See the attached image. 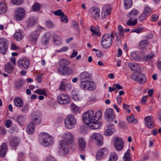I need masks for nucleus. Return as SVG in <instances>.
Returning <instances> with one entry per match:
<instances>
[{
	"mask_svg": "<svg viewBox=\"0 0 161 161\" xmlns=\"http://www.w3.org/2000/svg\"><path fill=\"white\" fill-rule=\"evenodd\" d=\"M102 116V113L98 111L95 114L93 110H90L85 112L82 115V119L85 123L87 124L89 123L97 122Z\"/></svg>",
	"mask_w": 161,
	"mask_h": 161,
	"instance_id": "1",
	"label": "nucleus"
},
{
	"mask_svg": "<svg viewBox=\"0 0 161 161\" xmlns=\"http://www.w3.org/2000/svg\"><path fill=\"white\" fill-rule=\"evenodd\" d=\"M63 138L64 140L60 142L61 147L66 153H68L69 151V149L67 147L73 143L74 140V137L71 133L67 132L64 134Z\"/></svg>",
	"mask_w": 161,
	"mask_h": 161,
	"instance_id": "2",
	"label": "nucleus"
},
{
	"mask_svg": "<svg viewBox=\"0 0 161 161\" xmlns=\"http://www.w3.org/2000/svg\"><path fill=\"white\" fill-rule=\"evenodd\" d=\"M114 32H112L110 34L107 33L104 34L101 41L102 47L105 49H108L112 45L113 40L114 39Z\"/></svg>",
	"mask_w": 161,
	"mask_h": 161,
	"instance_id": "3",
	"label": "nucleus"
},
{
	"mask_svg": "<svg viewBox=\"0 0 161 161\" xmlns=\"http://www.w3.org/2000/svg\"><path fill=\"white\" fill-rule=\"evenodd\" d=\"M76 123L75 116L72 114L67 115L64 119V124L66 128L71 129L74 128Z\"/></svg>",
	"mask_w": 161,
	"mask_h": 161,
	"instance_id": "4",
	"label": "nucleus"
},
{
	"mask_svg": "<svg viewBox=\"0 0 161 161\" xmlns=\"http://www.w3.org/2000/svg\"><path fill=\"white\" fill-rule=\"evenodd\" d=\"M137 73V75L133 73L131 76V79L141 84H143L145 83L147 78L145 74L140 72Z\"/></svg>",
	"mask_w": 161,
	"mask_h": 161,
	"instance_id": "5",
	"label": "nucleus"
},
{
	"mask_svg": "<svg viewBox=\"0 0 161 161\" xmlns=\"http://www.w3.org/2000/svg\"><path fill=\"white\" fill-rule=\"evenodd\" d=\"M42 137L43 138L42 144L45 147H47L51 145L53 141V137L49 134L45 132L41 133Z\"/></svg>",
	"mask_w": 161,
	"mask_h": 161,
	"instance_id": "6",
	"label": "nucleus"
},
{
	"mask_svg": "<svg viewBox=\"0 0 161 161\" xmlns=\"http://www.w3.org/2000/svg\"><path fill=\"white\" fill-rule=\"evenodd\" d=\"M113 142L114 146L117 151H120L123 149L124 146V143L121 138L115 137Z\"/></svg>",
	"mask_w": 161,
	"mask_h": 161,
	"instance_id": "7",
	"label": "nucleus"
},
{
	"mask_svg": "<svg viewBox=\"0 0 161 161\" xmlns=\"http://www.w3.org/2000/svg\"><path fill=\"white\" fill-rule=\"evenodd\" d=\"M17 64L19 68L27 69L29 67L30 61L28 59L23 58L19 60L17 62Z\"/></svg>",
	"mask_w": 161,
	"mask_h": 161,
	"instance_id": "8",
	"label": "nucleus"
},
{
	"mask_svg": "<svg viewBox=\"0 0 161 161\" xmlns=\"http://www.w3.org/2000/svg\"><path fill=\"white\" fill-rule=\"evenodd\" d=\"M57 71L60 74L65 75H69L74 72V71L71 68L61 66L58 69Z\"/></svg>",
	"mask_w": 161,
	"mask_h": 161,
	"instance_id": "9",
	"label": "nucleus"
},
{
	"mask_svg": "<svg viewBox=\"0 0 161 161\" xmlns=\"http://www.w3.org/2000/svg\"><path fill=\"white\" fill-rule=\"evenodd\" d=\"M57 101L59 103L62 105H66L70 103L69 97L64 94L59 95L58 97Z\"/></svg>",
	"mask_w": 161,
	"mask_h": 161,
	"instance_id": "10",
	"label": "nucleus"
},
{
	"mask_svg": "<svg viewBox=\"0 0 161 161\" xmlns=\"http://www.w3.org/2000/svg\"><path fill=\"white\" fill-rule=\"evenodd\" d=\"M25 10L20 7L18 8L15 11L14 14L15 19L18 21H20L24 18L25 15Z\"/></svg>",
	"mask_w": 161,
	"mask_h": 161,
	"instance_id": "11",
	"label": "nucleus"
},
{
	"mask_svg": "<svg viewBox=\"0 0 161 161\" xmlns=\"http://www.w3.org/2000/svg\"><path fill=\"white\" fill-rule=\"evenodd\" d=\"M8 41L5 38H0V53L4 54L8 48Z\"/></svg>",
	"mask_w": 161,
	"mask_h": 161,
	"instance_id": "12",
	"label": "nucleus"
},
{
	"mask_svg": "<svg viewBox=\"0 0 161 161\" xmlns=\"http://www.w3.org/2000/svg\"><path fill=\"white\" fill-rule=\"evenodd\" d=\"M104 116L109 121H113L115 119L114 112L113 109L108 108L106 109L104 113Z\"/></svg>",
	"mask_w": 161,
	"mask_h": 161,
	"instance_id": "13",
	"label": "nucleus"
},
{
	"mask_svg": "<svg viewBox=\"0 0 161 161\" xmlns=\"http://www.w3.org/2000/svg\"><path fill=\"white\" fill-rule=\"evenodd\" d=\"M89 12L92 18L97 19L99 17L100 10L99 8L92 7L89 10Z\"/></svg>",
	"mask_w": 161,
	"mask_h": 161,
	"instance_id": "14",
	"label": "nucleus"
},
{
	"mask_svg": "<svg viewBox=\"0 0 161 161\" xmlns=\"http://www.w3.org/2000/svg\"><path fill=\"white\" fill-rule=\"evenodd\" d=\"M92 138L96 141V143L97 145L100 146L103 144V138L100 134L94 133L92 136Z\"/></svg>",
	"mask_w": 161,
	"mask_h": 161,
	"instance_id": "15",
	"label": "nucleus"
},
{
	"mask_svg": "<svg viewBox=\"0 0 161 161\" xmlns=\"http://www.w3.org/2000/svg\"><path fill=\"white\" fill-rule=\"evenodd\" d=\"M145 124L146 126L150 129H153L154 126L153 121V117L152 116H147L145 118Z\"/></svg>",
	"mask_w": 161,
	"mask_h": 161,
	"instance_id": "16",
	"label": "nucleus"
},
{
	"mask_svg": "<svg viewBox=\"0 0 161 161\" xmlns=\"http://www.w3.org/2000/svg\"><path fill=\"white\" fill-rule=\"evenodd\" d=\"M39 35L40 34L36 30L32 32L29 36L30 41L33 44H36Z\"/></svg>",
	"mask_w": 161,
	"mask_h": 161,
	"instance_id": "17",
	"label": "nucleus"
},
{
	"mask_svg": "<svg viewBox=\"0 0 161 161\" xmlns=\"http://www.w3.org/2000/svg\"><path fill=\"white\" fill-rule=\"evenodd\" d=\"M108 150L105 148H102L97 152L96 158L97 160H99L103 158L104 156L106 155L108 153Z\"/></svg>",
	"mask_w": 161,
	"mask_h": 161,
	"instance_id": "18",
	"label": "nucleus"
},
{
	"mask_svg": "<svg viewBox=\"0 0 161 161\" xmlns=\"http://www.w3.org/2000/svg\"><path fill=\"white\" fill-rule=\"evenodd\" d=\"M128 66L132 71L138 73L141 70L140 66L136 63H130L129 64Z\"/></svg>",
	"mask_w": 161,
	"mask_h": 161,
	"instance_id": "19",
	"label": "nucleus"
},
{
	"mask_svg": "<svg viewBox=\"0 0 161 161\" xmlns=\"http://www.w3.org/2000/svg\"><path fill=\"white\" fill-rule=\"evenodd\" d=\"M34 130L35 126L33 123L31 122L29 123L26 127V130L27 133L30 135H32L33 133Z\"/></svg>",
	"mask_w": 161,
	"mask_h": 161,
	"instance_id": "20",
	"label": "nucleus"
},
{
	"mask_svg": "<svg viewBox=\"0 0 161 161\" xmlns=\"http://www.w3.org/2000/svg\"><path fill=\"white\" fill-rule=\"evenodd\" d=\"M110 12L111 8L108 5H106L103 8L102 14L103 16V15L104 17H106L107 16L109 15Z\"/></svg>",
	"mask_w": 161,
	"mask_h": 161,
	"instance_id": "21",
	"label": "nucleus"
},
{
	"mask_svg": "<svg viewBox=\"0 0 161 161\" xmlns=\"http://www.w3.org/2000/svg\"><path fill=\"white\" fill-rule=\"evenodd\" d=\"M87 124L88 125L89 127L93 129H97L102 125V123L101 122H93V123H89Z\"/></svg>",
	"mask_w": 161,
	"mask_h": 161,
	"instance_id": "22",
	"label": "nucleus"
},
{
	"mask_svg": "<svg viewBox=\"0 0 161 161\" xmlns=\"http://www.w3.org/2000/svg\"><path fill=\"white\" fill-rule=\"evenodd\" d=\"M53 43L56 46H59L62 44L61 37L56 35H54L53 37Z\"/></svg>",
	"mask_w": 161,
	"mask_h": 161,
	"instance_id": "23",
	"label": "nucleus"
},
{
	"mask_svg": "<svg viewBox=\"0 0 161 161\" xmlns=\"http://www.w3.org/2000/svg\"><path fill=\"white\" fill-rule=\"evenodd\" d=\"M137 14V10L135 9H133L129 13L128 16L130 19H137L136 17Z\"/></svg>",
	"mask_w": 161,
	"mask_h": 161,
	"instance_id": "24",
	"label": "nucleus"
},
{
	"mask_svg": "<svg viewBox=\"0 0 161 161\" xmlns=\"http://www.w3.org/2000/svg\"><path fill=\"white\" fill-rule=\"evenodd\" d=\"M14 104L15 106L18 107H21L23 105V103L22 100L19 97H16L14 99Z\"/></svg>",
	"mask_w": 161,
	"mask_h": 161,
	"instance_id": "25",
	"label": "nucleus"
},
{
	"mask_svg": "<svg viewBox=\"0 0 161 161\" xmlns=\"http://www.w3.org/2000/svg\"><path fill=\"white\" fill-rule=\"evenodd\" d=\"M89 83V81L86 80L81 81L80 84V87L82 89L88 90Z\"/></svg>",
	"mask_w": 161,
	"mask_h": 161,
	"instance_id": "26",
	"label": "nucleus"
},
{
	"mask_svg": "<svg viewBox=\"0 0 161 161\" xmlns=\"http://www.w3.org/2000/svg\"><path fill=\"white\" fill-rule=\"evenodd\" d=\"M37 21V19L33 17L29 18L27 21V26L28 27L33 26L36 23Z\"/></svg>",
	"mask_w": 161,
	"mask_h": 161,
	"instance_id": "27",
	"label": "nucleus"
},
{
	"mask_svg": "<svg viewBox=\"0 0 161 161\" xmlns=\"http://www.w3.org/2000/svg\"><path fill=\"white\" fill-rule=\"evenodd\" d=\"M89 78V74L86 72H83L81 73L80 75V79L81 81H85V80L88 79Z\"/></svg>",
	"mask_w": 161,
	"mask_h": 161,
	"instance_id": "28",
	"label": "nucleus"
},
{
	"mask_svg": "<svg viewBox=\"0 0 161 161\" xmlns=\"http://www.w3.org/2000/svg\"><path fill=\"white\" fill-rule=\"evenodd\" d=\"M79 144L80 150H83L86 147V144L85 141L82 137L79 139Z\"/></svg>",
	"mask_w": 161,
	"mask_h": 161,
	"instance_id": "29",
	"label": "nucleus"
},
{
	"mask_svg": "<svg viewBox=\"0 0 161 161\" xmlns=\"http://www.w3.org/2000/svg\"><path fill=\"white\" fill-rule=\"evenodd\" d=\"M14 67L10 63H8L5 65V71L8 73H10L13 71Z\"/></svg>",
	"mask_w": 161,
	"mask_h": 161,
	"instance_id": "30",
	"label": "nucleus"
},
{
	"mask_svg": "<svg viewBox=\"0 0 161 161\" xmlns=\"http://www.w3.org/2000/svg\"><path fill=\"white\" fill-rule=\"evenodd\" d=\"M50 37L51 36L49 33H46L44 36L43 40L42 41V44L45 45H47L49 44Z\"/></svg>",
	"mask_w": 161,
	"mask_h": 161,
	"instance_id": "31",
	"label": "nucleus"
},
{
	"mask_svg": "<svg viewBox=\"0 0 161 161\" xmlns=\"http://www.w3.org/2000/svg\"><path fill=\"white\" fill-rule=\"evenodd\" d=\"M19 144V141L17 137L11 138L10 140V145L12 147H15Z\"/></svg>",
	"mask_w": 161,
	"mask_h": 161,
	"instance_id": "32",
	"label": "nucleus"
},
{
	"mask_svg": "<svg viewBox=\"0 0 161 161\" xmlns=\"http://www.w3.org/2000/svg\"><path fill=\"white\" fill-rule=\"evenodd\" d=\"M58 63L61 66L68 67L67 66L69 64L70 62L67 59H62L59 60Z\"/></svg>",
	"mask_w": 161,
	"mask_h": 161,
	"instance_id": "33",
	"label": "nucleus"
},
{
	"mask_svg": "<svg viewBox=\"0 0 161 161\" xmlns=\"http://www.w3.org/2000/svg\"><path fill=\"white\" fill-rule=\"evenodd\" d=\"M118 159V156L114 152H111L109 155L108 161H116Z\"/></svg>",
	"mask_w": 161,
	"mask_h": 161,
	"instance_id": "34",
	"label": "nucleus"
},
{
	"mask_svg": "<svg viewBox=\"0 0 161 161\" xmlns=\"http://www.w3.org/2000/svg\"><path fill=\"white\" fill-rule=\"evenodd\" d=\"M25 83L24 80H19L16 81L15 83V86L17 89H19Z\"/></svg>",
	"mask_w": 161,
	"mask_h": 161,
	"instance_id": "35",
	"label": "nucleus"
},
{
	"mask_svg": "<svg viewBox=\"0 0 161 161\" xmlns=\"http://www.w3.org/2000/svg\"><path fill=\"white\" fill-rule=\"evenodd\" d=\"M7 11V8L6 4L3 2L0 3V14H4Z\"/></svg>",
	"mask_w": 161,
	"mask_h": 161,
	"instance_id": "36",
	"label": "nucleus"
},
{
	"mask_svg": "<svg viewBox=\"0 0 161 161\" xmlns=\"http://www.w3.org/2000/svg\"><path fill=\"white\" fill-rule=\"evenodd\" d=\"M149 43V42L147 40H142L139 43V47L141 49H144Z\"/></svg>",
	"mask_w": 161,
	"mask_h": 161,
	"instance_id": "37",
	"label": "nucleus"
},
{
	"mask_svg": "<svg viewBox=\"0 0 161 161\" xmlns=\"http://www.w3.org/2000/svg\"><path fill=\"white\" fill-rule=\"evenodd\" d=\"M25 120V117L22 115H19L17 116L16 120L19 124H21Z\"/></svg>",
	"mask_w": 161,
	"mask_h": 161,
	"instance_id": "38",
	"label": "nucleus"
},
{
	"mask_svg": "<svg viewBox=\"0 0 161 161\" xmlns=\"http://www.w3.org/2000/svg\"><path fill=\"white\" fill-rule=\"evenodd\" d=\"M23 37V35L19 31L16 32L14 35V39L17 41H20Z\"/></svg>",
	"mask_w": 161,
	"mask_h": 161,
	"instance_id": "39",
	"label": "nucleus"
},
{
	"mask_svg": "<svg viewBox=\"0 0 161 161\" xmlns=\"http://www.w3.org/2000/svg\"><path fill=\"white\" fill-rule=\"evenodd\" d=\"M124 1L125 9H127L131 7L132 4V0H124Z\"/></svg>",
	"mask_w": 161,
	"mask_h": 161,
	"instance_id": "40",
	"label": "nucleus"
},
{
	"mask_svg": "<svg viewBox=\"0 0 161 161\" xmlns=\"http://www.w3.org/2000/svg\"><path fill=\"white\" fill-rule=\"evenodd\" d=\"M137 22V19H129L126 23V25L129 26H134Z\"/></svg>",
	"mask_w": 161,
	"mask_h": 161,
	"instance_id": "41",
	"label": "nucleus"
},
{
	"mask_svg": "<svg viewBox=\"0 0 161 161\" xmlns=\"http://www.w3.org/2000/svg\"><path fill=\"white\" fill-rule=\"evenodd\" d=\"M70 108L72 112L73 113H75V114L78 112L79 111V108L78 107L73 103H71Z\"/></svg>",
	"mask_w": 161,
	"mask_h": 161,
	"instance_id": "42",
	"label": "nucleus"
},
{
	"mask_svg": "<svg viewBox=\"0 0 161 161\" xmlns=\"http://www.w3.org/2000/svg\"><path fill=\"white\" fill-rule=\"evenodd\" d=\"M1 149L3 151L4 155L6 154V152L8 149L7 143V142H4L1 146Z\"/></svg>",
	"mask_w": 161,
	"mask_h": 161,
	"instance_id": "43",
	"label": "nucleus"
},
{
	"mask_svg": "<svg viewBox=\"0 0 161 161\" xmlns=\"http://www.w3.org/2000/svg\"><path fill=\"white\" fill-rule=\"evenodd\" d=\"M154 55L152 53H150L147 55L144 56L143 58V59L145 61H147L151 59L154 57Z\"/></svg>",
	"mask_w": 161,
	"mask_h": 161,
	"instance_id": "44",
	"label": "nucleus"
},
{
	"mask_svg": "<svg viewBox=\"0 0 161 161\" xmlns=\"http://www.w3.org/2000/svg\"><path fill=\"white\" fill-rule=\"evenodd\" d=\"M41 7L40 4L37 3H35L32 6V8L34 11H39L40 10Z\"/></svg>",
	"mask_w": 161,
	"mask_h": 161,
	"instance_id": "45",
	"label": "nucleus"
},
{
	"mask_svg": "<svg viewBox=\"0 0 161 161\" xmlns=\"http://www.w3.org/2000/svg\"><path fill=\"white\" fill-rule=\"evenodd\" d=\"M118 29L119 32V33H115L118 34V35H119L120 37H123L124 36V33L122 27L121 25H119L118 26Z\"/></svg>",
	"mask_w": 161,
	"mask_h": 161,
	"instance_id": "46",
	"label": "nucleus"
},
{
	"mask_svg": "<svg viewBox=\"0 0 161 161\" xmlns=\"http://www.w3.org/2000/svg\"><path fill=\"white\" fill-rule=\"evenodd\" d=\"M89 83L88 90L90 91L94 90L96 88V86L94 83L91 81H89Z\"/></svg>",
	"mask_w": 161,
	"mask_h": 161,
	"instance_id": "47",
	"label": "nucleus"
},
{
	"mask_svg": "<svg viewBox=\"0 0 161 161\" xmlns=\"http://www.w3.org/2000/svg\"><path fill=\"white\" fill-rule=\"evenodd\" d=\"M35 93L38 94L39 95H43L47 96V94L46 93L45 90V89H38L35 91Z\"/></svg>",
	"mask_w": 161,
	"mask_h": 161,
	"instance_id": "48",
	"label": "nucleus"
},
{
	"mask_svg": "<svg viewBox=\"0 0 161 161\" xmlns=\"http://www.w3.org/2000/svg\"><path fill=\"white\" fill-rule=\"evenodd\" d=\"M62 10L58 9L56 11H52V12L55 15L61 17L64 15V13H62Z\"/></svg>",
	"mask_w": 161,
	"mask_h": 161,
	"instance_id": "49",
	"label": "nucleus"
},
{
	"mask_svg": "<svg viewBox=\"0 0 161 161\" xmlns=\"http://www.w3.org/2000/svg\"><path fill=\"white\" fill-rule=\"evenodd\" d=\"M152 10L148 6L146 7L143 13L147 16L150 15L151 12Z\"/></svg>",
	"mask_w": 161,
	"mask_h": 161,
	"instance_id": "50",
	"label": "nucleus"
},
{
	"mask_svg": "<svg viewBox=\"0 0 161 161\" xmlns=\"http://www.w3.org/2000/svg\"><path fill=\"white\" fill-rule=\"evenodd\" d=\"M11 3L17 5H19L22 4L23 2V0H11Z\"/></svg>",
	"mask_w": 161,
	"mask_h": 161,
	"instance_id": "51",
	"label": "nucleus"
},
{
	"mask_svg": "<svg viewBox=\"0 0 161 161\" xmlns=\"http://www.w3.org/2000/svg\"><path fill=\"white\" fill-rule=\"evenodd\" d=\"M93 27H94V26H92L90 28V31L92 32V36H94V35H96L98 36H100L101 35L100 33L99 32L96 31L93 29L92 28Z\"/></svg>",
	"mask_w": 161,
	"mask_h": 161,
	"instance_id": "52",
	"label": "nucleus"
},
{
	"mask_svg": "<svg viewBox=\"0 0 161 161\" xmlns=\"http://www.w3.org/2000/svg\"><path fill=\"white\" fill-rule=\"evenodd\" d=\"M72 25L73 28L77 30L79 29V26L78 23L76 21H73L72 23Z\"/></svg>",
	"mask_w": 161,
	"mask_h": 161,
	"instance_id": "53",
	"label": "nucleus"
},
{
	"mask_svg": "<svg viewBox=\"0 0 161 161\" xmlns=\"http://www.w3.org/2000/svg\"><path fill=\"white\" fill-rule=\"evenodd\" d=\"M132 56L134 60L138 61L141 60V59L139 58L138 55L135 52L132 53Z\"/></svg>",
	"mask_w": 161,
	"mask_h": 161,
	"instance_id": "54",
	"label": "nucleus"
},
{
	"mask_svg": "<svg viewBox=\"0 0 161 161\" xmlns=\"http://www.w3.org/2000/svg\"><path fill=\"white\" fill-rule=\"evenodd\" d=\"M72 99L75 101H79L81 99V97L76 94H73L72 95Z\"/></svg>",
	"mask_w": 161,
	"mask_h": 161,
	"instance_id": "55",
	"label": "nucleus"
},
{
	"mask_svg": "<svg viewBox=\"0 0 161 161\" xmlns=\"http://www.w3.org/2000/svg\"><path fill=\"white\" fill-rule=\"evenodd\" d=\"M143 29V28L142 27H138L133 30L131 32H136L138 34L141 33Z\"/></svg>",
	"mask_w": 161,
	"mask_h": 161,
	"instance_id": "56",
	"label": "nucleus"
},
{
	"mask_svg": "<svg viewBox=\"0 0 161 161\" xmlns=\"http://www.w3.org/2000/svg\"><path fill=\"white\" fill-rule=\"evenodd\" d=\"M59 89L61 91H65L66 90L65 83L64 82L61 81Z\"/></svg>",
	"mask_w": 161,
	"mask_h": 161,
	"instance_id": "57",
	"label": "nucleus"
},
{
	"mask_svg": "<svg viewBox=\"0 0 161 161\" xmlns=\"http://www.w3.org/2000/svg\"><path fill=\"white\" fill-rule=\"evenodd\" d=\"M115 35L117 37V42L116 45L117 46H119L121 44V41L120 40V38L122 37H120L119 35H118V33H115Z\"/></svg>",
	"mask_w": 161,
	"mask_h": 161,
	"instance_id": "58",
	"label": "nucleus"
},
{
	"mask_svg": "<svg viewBox=\"0 0 161 161\" xmlns=\"http://www.w3.org/2000/svg\"><path fill=\"white\" fill-rule=\"evenodd\" d=\"M61 18V20L65 23H67L68 22V19L67 15H65L63 16H62Z\"/></svg>",
	"mask_w": 161,
	"mask_h": 161,
	"instance_id": "59",
	"label": "nucleus"
},
{
	"mask_svg": "<svg viewBox=\"0 0 161 161\" xmlns=\"http://www.w3.org/2000/svg\"><path fill=\"white\" fill-rule=\"evenodd\" d=\"M113 133V132L111 130L108 128L105 131L104 134L106 136H110Z\"/></svg>",
	"mask_w": 161,
	"mask_h": 161,
	"instance_id": "60",
	"label": "nucleus"
},
{
	"mask_svg": "<svg viewBox=\"0 0 161 161\" xmlns=\"http://www.w3.org/2000/svg\"><path fill=\"white\" fill-rule=\"evenodd\" d=\"M46 25L48 27L52 28L54 26L53 23L50 21H47L46 22Z\"/></svg>",
	"mask_w": 161,
	"mask_h": 161,
	"instance_id": "61",
	"label": "nucleus"
},
{
	"mask_svg": "<svg viewBox=\"0 0 161 161\" xmlns=\"http://www.w3.org/2000/svg\"><path fill=\"white\" fill-rule=\"evenodd\" d=\"M45 161H57V160L53 156H49L46 158Z\"/></svg>",
	"mask_w": 161,
	"mask_h": 161,
	"instance_id": "62",
	"label": "nucleus"
},
{
	"mask_svg": "<svg viewBox=\"0 0 161 161\" xmlns=\"http://www.w3.org/2000/svg\"><path fill=\"white\" fill-rule=\"evenodd\" d=\"M34 124L36 125L38 124L39 123H40L41 122V121L40 119H38L37 118H35L32 120V122Z\"/></svg>",
	"mask_w": 161,
	"mask_h": 161,
	"instance_id": "63",
	"label": "nucleus"
},
{
	"mask_svg": "<svg viewBox=\"0 0 161 161\" xmlns=\"http://www.w3.org/2000/svg\"><path fill=\"white\" fill-rule=\"evenodd\" d=\"M6 133V130L4 127L0 126V133L4 135Z\"/></svg>",
	"mask_w": 161,
	"mask_h": 161,
	"instance_id": "64",
	"label": "nucleus"
}]
</instances>
